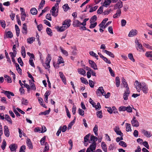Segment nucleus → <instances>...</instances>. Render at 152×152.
Returning <instances> with one entry per match:
<instances>
[{"mask_svg": "<svg viewBox=\"0 0 152 152\" xmlns=\"http://www.w3.org/2000/svg\"><path fill=\"white\" fill-rule=\"evenodd\" d=\"M80 80L81 82L85 84H88V81L87 80L83 77H81Z\"/></svg>", "mask_w": 152, "mask_h": 152, "instance_id": "nucleus-48", "label": "nucleus"}, {"mask_svg": "<svg viewBox=\"0 0 152 152\" xmlns=\"http://www.w3.org/2000/svg\"><path fill=\"white\" fill-rule=\"evenodd\" d=\"M27 27L26 24L25 23L23 24V27L22 30L23 33L24 34H26L27 33Z\"/></svg>", "mask_w": 152, "mask_h": 152, "instance_id": "nucleus-17", "label": "nucleus"}, {"mask_svg": "<svg viewBox=\"0 0 152 152\" xmlns=\"http://www.w3.org/2000/svg\"><path fill=\"white\" fill-rule=\"evenodd\" d=\"M63 8L65 11H67L69 8L68 4H66L63 6Z\"/></svg>", "mask_w": 152, "mask_h": 152, "instance_id": "nucleus-53", "label": "nucleus"}, {"mask_svg": "<svg viewBox=\"0 0 152 152\" xmlns=\"http://www.w3.org/2000/svg\"><path fill=\"white\" fill-rule=\"evenodd\" d=\"M9 147L11 151H13L16 150L18 148V145L15 143L12 144L10 145Z\"/></svg>", "mask_w": 152, "mask_h": 152, "instance_id": "nucleus-13", "label": "nucleus"}, {"mask_svg": "<svg viewBox=\"0 0 152 152\" xmlns=\"http://www.w3.org/2000/svg\"><path fill=\"white\" fill-rule=\"evenodd\" d=\"M135 83L136 89L138 92H140L141 90L142 83H140L138 81L136 80L135 81Z\"/></svg>", "mask_w": 152, "mask_h": 152, "instance_id": "nucleus-9", "label": "nucleus"}, {"mask_svg": "<svg viewBox=\"0 0 152 152\" xmlns=\"http://www.w3.org/2000/svg\"><path fill=\"white\" fill-rule=\"evenodd\" d=\"M141 90L145 94H147L148 91V89L147 86L144 82L142 83V86H141Z\"/></svg>", "mask_w": 152, "mask_h": 152, "instance_id": "nucleus-3", "label": "nucleus"}, {"mask_svg": "<svg viewBox=\"0 0 152 152\" xmlns=\"http://www.w3.org/2000/svg\"><path fill=\"white\" fill-rule=\"evenodd\" d=\"M5 95H6L8 99H10L11 98L10 95L12 96H14V94L12 92L8 91H4L3 92Z\"/></svg>", "mask_w": 152, "mask_h": 152, "instance_id": "nucleus-12", "label": "nucleus"}, {"mask_svg": "<svg viewBox=\"0 0 152 152\" xmlns=\"http://www.w3.org/2000/svg\"><path fill=\"white\" fill-rule=\"evenodd\" d=\"M88 62L91 65V67H92L94 69H98L97 66L94 61L92 60H89Z\"/></svg>", "mask_w": 152, "mask_h": 152, "instance_id": "nucleus-10", "label": "nucleus"}, {"mask_svg": "<svg viewBox=\"0 0 152 152\" xmlns=\"http://www.w3.org/2000/svg\"><path fill=\"white\" fill-rule=\"evenodd\" d=\"M118 110L120 111H124L126 110L128 113H132V108L130 105L127 107L121 106L118 108Z\"/></svg>", "mask_w": 152, "mask_h": 152, "instance_id": "nucleus-2", "label": "nucleus"}, {"mask_svg": "<svg viewBox=\"0 0 152 152\" xmlns=\"http://www.w3.org/2000/svg\"><path fill=\"white\" fill-rule=\"evenodd\" d=\"M97 117L99 118H102L103 117L102 113V111H98L96 112Z\"/></svg>", "mask_w": 152, "mask_h": 152, "instance_id": "nucleus-45", "label": "nucleus"}, {"mask_svg": "<svg viewBox=\"0 0 152 152\" xmlns=\"http://www.w3.org/2000/svg\"><path fill=\"white\" fill-rule=\"evenodd\" d=\"M97 140L96 137L94 136L93 135H91L90 137V140L91 141H92V142H96Z\"/></svg>", "mask_w": 152, "mask_h": 152, "instance_id": "nucleus-34", "label": "nucleus"}, {"mask_svg": "<svg viewBox=\"0 0 152 152\" xmlns=\"http://www.w3.org/2000/svg\"><path fill=\"white\" fill-rule=\"evenodd\" d=\"M101 146L104 152H107V145L104 142H102Z\"/></svg>", "mask_w": 152, "mask_h": 152, "instance_id": "nucleus-20", "label": "nucleus"}, {"mask_svg": "<svg viewBox=\"0 0 152 152\" xmlns=\"http://www.w3.org/2000/svg\"><path fill=\"white\" fill-rule=\"evenodd\" d=\"M126 130L127 132L132 131L131 126L130 124L129 123H126Z\"/></svg>", "mask_w": 152, "mask_h": 152, "instance_id": "nucleus-31", "label": "nucleus"}, {"mask_svg": "<svg viewBox=\"0 0 152 152\" xmlns=\"http://www.w3.org/2000/svg\"><path fill=\"white\" fill-rule=\"evenodd\" d=\"M123 6V2L121 0H119L118 2L116 4L115 7H117L118 9L122 8Z\"/></svg>", "mask_w": 152, "mask_h": 152, "instance_id": "nucleus-23", "label": "nucleus"}, {"mask_svg": "<svg viewBox=\"0 0 152 152\" xmlns=\"http://www.w3.org/2000/svg\"><path fill=\"white\" fill-rule=\"evenodd\" d=\"M26 17V13H21V19L22 21L25 20Z\"/></svg>", "mask_w": 152, "mask_h": 152, "instance_id": "nucleus-54", "label": "nucleus"}, {"mask_svg": "<svg viewBox=\"0 0 152 152\" xmlns=\"http://www.w3.org/2000/svg\"><path fill=\"white\" fill-rule=\"evenodd\" d=\"M1 25L2 28H4L5 27L6 24L4 20H0Z\"/></svg>", "mask_w": 152, "mask_h": 152, "instance_id": "nucleus-62", "label": "nucleus"}, {"mask_svg": "<svg viewBox=\"0 0 152 152\" xmlns=\"http://www.w3.org/2000/svg\"><path fill=\"white\" fill-rule=\"evenodd\" d=\"M6 145L7 144L6 141L5 140H3L2 145L1 146V148L2 150H4L5 149Z\"/></svg>", "mask_w": 152, "mask_h": 152, "instance_id": "nucleus-50", "label": "nucleus"}, {"mask_svg": "<svg viewBox=\"0 0 152 152\" xmlns=\"http://www.w3.org/2000/svg\"><path fill=\"white\" fill-rule=\"evenodd\" d=\"M5 119L8 122L9 124L11 125L12 124V121L10 116L7 114H6L5 115Z\"/></svg>", "mask_w": 152, "mask_h": 152, "instance_id": "nucleus-19", "label": "nucleus"}, {"mask_svg": "<svg viewBox=\"0 0 152 152\" xmlns=\"http://www.w3.org/2000/svg\"><path fill=\"white\" fill-rule=\"evenodd\" d=\"M67 28L65 26H64V25H63L61 27H59L58 26L56 27V29L57 30L59 31L60 32H62L65 30Z\"/></svg>", "mask_w": 152, "mask_h": 152, "instance_id": "nucleus-22", "label": "nucleus"}, {"mask_svg": "<svg viewBox=\"0 0 152 152\" xmlns=\"http://www.w3.org/2000/svg\"><path fill=\"white\" fill-rule=\"evenodd\" d=\"M84 111L82 109L79 108L78 109V113L79 115L83 116L84 115Z\"/></svg>", "mask_w": 152, "mask_h": 152, "instance_id": "nucleus-64", "label": "nucleus"}, {"mask_svg": "<svg viewBox=\"0 0 152 152\" xmlns=\"http://www.w3.org/2000/svg\"><path fill=\"white\" fill-rule=\"evenodd\" d=\"M96 94L98 96H100L101 94L103 96H105V97L106 98H108L110 96V94L109 92L107 93L106 94V92L104 91L103 87H99L96 91Z\"/></svg>", "mask_w": 152, "mask_h": 152, "instance_id": "nucleus-1", "label": "nucleus"}, {"mask_svg": "<svg viewBox=\"0 0 152 152\" xmlns=\"http://www.w3.org/2000/svg\"><path fill=\"white\" fill-rule=\"evenodd\" d=\"M98 6L97 5L93 7H91L89 10V12H92L96 11L98 8Z\"/></svg>", "mask_w": 152, "mask_h": 152, "instance_id": "nucleus-40", "label": "nucleus"}, {"mask_svg": "<svg viewBox=\"0 0 152 152\" xmlns=\"http://www.w3.org/2000/svg\"><path fill=\"white\" fill-rule=\"evenodd\" d=\"M61 51L62 52V53L65 56H67L68 55V53L67 51H66V50H65L63 49L62 48H61Z\"/></svg>", "mask_w": 152, "mask_h": 152, "instance_id": "nucleus-63", "label": "nucleus"}, {"mask_svg": "<svg viewBox=\"0 0 152 152\" xmlns=\"http://www.w3.org/2000/svg\"><path fill=\"white\" fill-rule=\"evenodd\" d=\"M71 21L70 19H67L65 20L63 22L62 24L63 25L65 26L67 28L70 26V23Z\"/></svg>", "mask_w": 152, "mask_h": 152, "instance_id": "nucleus-4", "label": "nucleus"}, {"mask_svg": "<svg viewBox=\"0 0 152 152\" xmlns=\"http://www.w3.org/2000/svg\"><path fill=\"white\" fill-rule=\"evenodd\" d=\"M51 59V57L50 55L49 54H48L46 57L45 63L46 65V66L48 68H49L50 67V63Z\"/></svg>", "mask_w": 152, "mask_h": 152, "instance_id": "nucleus-8", "label": "nucleus"}, {"mask_svg": "<svg viewBox=\"0 0 152 152\" xmlns=\"http://www.w3.org/2000/svg\"><path fill=\"white\" fill-rule=\"evenodd\" d=\"M21 102L22 104L27 105L28 104V102L27 99H25L23 98L21 99Z\"/></svg>", "mask_w": 152, "mask_h": 152, "instance_id": "nucleus-37", "label": "nucleus"}, {"mask_svg": "<svg viewBox=\"0 0 152 152\" xmlns=\"http://www.w3.org/2000/svg\"><path fill=\"white\" fill-rule=\"evenodd\" d=\"M46 31L47 34L51 36L52 35V32L50 28H47L46 29Z\"/></svg>", "mask_w": 152, "mask_h": 152, "instance_id": "nucleus-43", "label": "nucleus"}, {"mask_svg": "<svg viewBox=\"0 0 152 152\" xmlns=\"http://www.w3.org/2000/svg\"><path fill=\"white\" fill-rule=\"evenodd\" d=\"M120 79L119 77H117L115 78V84L117 87H118L120 85Z\"/></svg>", "mask_w": 152, "mask_h": 152, "instance_id": "nucleus-32", "label": "nucleus"}, {"mask_svg": "<svg viewBox=\"0 0 152 152\" xmlns=\"http://www.w3.org/2000/svg\"><path fill=\"white\" fill-rule=\"evenodd\" d=\"M78 72L79 74L82 75L84 76L86 75V71L83 68H78Z\"/></svg>", "mask_w": 152, "mask_h": 152, "instance_id": "nucleus-25", "label": "nucleus"}, {"mask_svg": "<svg viewBox=\"0 0 152 152\" xmlns=\"http://www.w3.org/2000/svg\"><path fill=\"white\" fill-rule=\"evenodd\" d=\"M119 144L121 146L124 147H126L127 146L126 143L123 141H120L119 143Z\"/></svg>", "mask_w": 152, "mask_h": 152, "instance_id": "nucleus-55", "label": "nucleus"}, {"mask_svg": "<svg viewBox=\"0 0 152 152\" xmlns=\"http://www.w3.org/2000/svg\"><path fill=\"white\" fill-rule=\"evenodd\" d=\"M18 61L21 66H23V63L20 57L18 59Z\"/></svg>", "mask_w": 152, "mask_h": 152, "instance_id": "nucleus-58", "label": "nucleus"}, {"mask_svg": "<svg viewBox=\"0 0 152 152\" xmlns=\"http://www.w3.org/2000/svg\"><path fill=\"white\" fill-rule=\"evenodd\" d=\"M142 132L144 135L148 137H150L151 136V134L150 132H148L145 129L142 130Z\"/></svg>", "mask_w": 152, "mask_h": 152, "instance_id": "nucleus-14", "label": "nucleus"}, {"mask_svg": "<svg viewBox=\"0 0 152 152\" xmlns=\"http://www.w3.org/2000/svg\"><path fill=\"white\" fill-rule=\"evenodd\" d=\"M96 142H92L88 148L92 152H94L95 150L96 147Z\"/></svg>", "mask_w": 152, "mask_h": 152, "instance_id": "nucleus-11", "label": "nucleus"}, {"mask_svg": "<svg viewBox=\"0 0 152 152\" xmlns=\"http://www.w3.org/2000/svg\"><path fill=\"white\" fill-rule=\"evenodd\" d=\"M25 149L26 146L25 145H23L21 146L19 152H25L24 150Z\"/></svg>", "mask_w": 152, "mask_h": 152, "instance_id": "nucleus-60", "label": "nucleus"}, {"mask_svg": "<svg viewBox=\"0 0 152 152\" xmlns=\"http://www.w3.org/2000/svg\"><path fill=\"white\" fill-rule=\"evenodd\" d=\"M59 75L60 77V78L62 80L63 83H64L65 84H66V79L65 77V76L64 75L63 73L62 72H59Z\"/></svg>", "mask_w": 152, "mask_h": 152, "instance_id": "nucleus-18", "label": "nucleus"}, {"mask_svg": "<svg viewBox=\"0 0 152 152\" xmlns=\"http://www.w3.org/2000/svg\"><path fill=\"white\" fill-rule=\"evenodd\" d=\"M81 22L77 20H74L73 25L75 27H78L80 26Z\"/></svg>", "mask_w": 152, "mask_h": 152, "instance_id": "nucleus-16", "label": "nucleus"}, {"mask_svg": "<svg viewBox=\"0 0 152 152\" xmlns=\"http://www.w3.org/2000/svg\"><path fill=\"white\" fill-rule=\"evenodd\" d=\"M145 55L147 57L151 58L152 57V51L146 52Z\"/></svg>", "mask_w": 152, "mask_h": 152, "instance_id": "nucleus-44", "label": "nucleus"}, {"mask_svg": "<svg viewBox=\"0 0 152 152\" xmlns=\"http://www.w3.org/2000/svg\"><path fill=\"white\" fill-rule=\"evenodd\" d=\"M136 48L137 50H138L139 49H140V50H139L140 51H145L143 50L142 46L141 44V45H140L139 46H137Z\"/></svg>", "mask_w": 152, "mask_h": 152, "instance_id": "nucleus-52", "label": "nucleus"}, {"mask_svg": "<svg viewBox=\"0 0 152 152\" xmlns=\"http://www.w3.org/2000/svg\"><path fill=\"white\" fill-rule=\"evenodd\" d=\"M128 56L130 60L133 62L135 61V60L134 58L133 55L132 53H129L128 55Z\"/></svg>", "mask_w": 152, "mask_h": 152, "instance_id": "nucleus-56", "label": "nucleus"}, {"mask_svg": "<svg viewBox=\"0 0 152 152\" xmlns=\"http://www.w3.org/2000/svg\"><path fill=\"white\" fill-rule=\"evenodd\" d=\"M21 54L24 58L26 56V50L24 46H22L21 47Z\"/></svg>", "mask_w": 152, "mask_h": 152, "instance_id": "nucleus-30", "label": "nucleus"}, {"mask_svg": "<svg viewBox=\"0 0 152 152\" xmlns=\"http://www.w3.org/2000/svg\"><path fill=\"white\" fill-rule=\"evenodd\" d=\"M108 19L107 18H105L102 21V22L99 24V26L100 28H103L104 26L105 23L108 20Z\"/></svg>", "mask_w": 152, "mask_h": 152, "instance_id": "nucleus-26", "label": "nucleus"}, {"mask_svg": "<svg viewBox=\"0 0 152 152\" xmlns=\"http://www.w3.org/2000/svg\"><path fill=\"white\" fill-rule=\"evenodd\" d=\"M137 34V31L135 30H132L129 32L128 36L129 37H132Z\"/></svg>", "mask_w": 152, "mask_h": 152, "instance_id": "nucleus-15", "label": "nucleus"}, {"mask_svg": "<svg viewBox=\"0 0 152 152\" xmlns=\"http://www.w3.org/2000/svg\"><path fill=\"white\" fill-rule=\"evenodd\" d=\"M76 120V117H75L73 120L71 121L68 125V129H70L71 126L73 125V124L75 123Z\"/></svg>", "mask_w": 152, "mask_h": 152, "instance_id": "nucleus-47", "label": "nucleus"}, {"mask_svg": "<svg viewBox=\"0 0 152 152\" xmlns=\"http://www.w3.org/2000/svg\"><path fill=\"white\" fill-rule=\"evenodd\" d=\"M35 38L34 37H31L27 39V42L29 44H31Z\"/></svg>", "mask_w": 152, "mask_h": 152, "instance_id": "nucleus-46", "label": "nucleus"}, {"mask_svg": "<svg viewBox=\"0 0 152 152\" xmlns=\"http://www.w3.org/2000/svg\"><path fill=\"white\" fill-rule=\"evenodd\" d=\"M49 149V146L47 142H46L45 144V147L44 148V149L43 152H45L46 151H48Z\"/></svg>", "mask_w": 152, "mask_h": 152, "instance_id": "nucleus-61", "label": "nucleus"}, {"mask_svg": "<svg viewBox=\"0 0 152 152\" xmlns=\"http://www.w3.org/2000/svg\"><path fill=\"white\" fill-rule=\"evenodd\" d=\"M26 143L27 146L28 147L29 149H33V147L30 139L28 138L27 140Z\"/></svg>", "mask_w": 152, "mask_h": 152, "instance_id": "nucleus-24", "label": "nucleus"}, {"mask_svg": "<svg viewBox=\"0 0 152 152\" xmlns=\"http://www.w3.org/2000/svg\"><path fill=\"white\" fill-rule=\"evenodd\" d=\"M45 3V0H42L39 6V8L42 9L44 6Z\"/></svg>", "mask_w": 152, "mask_h": 152, "instance_id": "nucleus-36", "label": "nucleus"}, {"mask_svg": "<svg viewBox=\"0 0 152 152\" xmlns=\"http://www.w3.org/2000/svg\"><path fill=\"white\" fill-rule=\"evenodd\" d=\"M29 64L32 67H34L35 65L33 62V60L31 58H30L29 61Z\"/></svg>", "mask_w": 152, "mask_h": 152, "instance_id": "nucleus-59", "label": "nucleus"}, {"mask_svg": "<svg viewBox=\"0 0 152 152\" xmlns=\"http://www.w3.org/2000/svg\"><path fill=\"white\" fill-rule=\"evenodd\" d=\"M90 135V134H88L86 135L84 138V141L85 142H86L88 141L89 140V138Z\"/></svg>", "mask_w": 152, "mask_h": 152, "instance_id": "nucleus-57", "label": "nucleus"}, {"mask_svg": "<svg viewBox=\"0 0 152 152\" xmlns=\"http://www.w3.org/2000/svg\"><path fill=\"white\" fill-rule=\"evenodd\" d=\"M130 92L129 88L126 89V91L123 94V98L124 100H126L128 99V96H129Z\"/></svg>", "mask_w": 152, "mask_h": 152, "instance_id": "nucleus-5", "label": "nucleus"}, {"mask_svg": "<svg viewBox=\"0 0 152 152\" xmlns=\"http://www.w3.org/2000/svg\"><path fill=\"white\" fill-rule=\"evenodd\" d=\"M104 52H105L107 55L111 56V57L113 58L114 57V54L111 52L107 50H105Z\"/></svg>", "mask_w": 152, "mask_h": 152, "instance_id": "nucleus-38", "label": "nucleus"}, {"mask_svg": "<svg viewBox=\"0 0 152 152\" xmlns=\"http://www.w3.org/2000/svg\"><path fill=\"white\" fill-rule=\"evenodd\" d=\"M121 11L120 9H118L116 11V13L113 16V18H116L118 16H121Z\"/></svg>", "mask_w": 152, "mask_h": 152, "instance_id": "nucleus-21", "label": "nucleus"}, {"mask_svg": "<svg viewBox=\"0 0 152 152\" xmlns=\"http://www.w3.org/2000/svg\"><path fill=\"white\" fill-rule=\"evenodd\" d=\"M98 126L97 124H96L93 129V131L94 132L95 135L96 136L98 135Z\"/></svg>", "mask_w": 152, "mask_h": 152, "instance_id": "nucleus-41", "label": "nucleus"}, {"mask_svg": "<svg viewBox=\"0 0 152 152\" xmlns=\"http://www.w3.org/2000/svg\"><path fill=\"white\" fill-rule=\"evenodd\" d=\"M57 62L59 64H61L64 63L63 58L61 56H59V59H58Z\"/></svg>", "mask_w": 152, "mask_h": 152, "instance_id": "nucleus-49", "label": "nucleus"}, {"mask_svg": "<svg viewBox=\"0 0 152 152\" xmlns=\"http://www.w3.org/2000/svg\"><path fill=\"white\" fill-rule=\"evenodd\" d=\"M103 6H101L97 10V12L98 14H101L103 12Z\"/></svg>", "mask_w": 152, "mask_h": 152, "instance_id": "nucleus-39", "label": "nucleus"}, {"mask_svg": "<svg viewBox=\"0 0 152 152\" xmlns=\"http://www.w3.org/2000/svg\"><path fill=\"white\" fill-rule=\"evenodd\" d=\"M4 131L5 136L7 137H9L10 135V132L7 126L5 125L4 126Z\"/></svg>", "mask_w": 152, "mask_h": 152, "instance_id": "nucleus-7", "label": "nucleus"}, {"mask_svg": "<svg viewBox=\"0 0 152 152\" xmlns=\"http://www.w3.org/2000/svg\"><path fill=\"white\" fill-rule=\"evenodd\" d=\"M97 19V17L96 15H94L92 17L90 20V23H94Z\"/></svg>", "mask_w": 152, "mask_h": 152, "instance_id": "nucleus-42", "label": "nucleus"}, {"mask_svg": "<svg viewBox=\"0 0 152 152\" xmlns=\"http://www.w3.org/2000/svg\"><path fill=\"white\" fill-rule=\"evenodd\" d=\"M7 37L11 38L13 37V35L11 31H8L6 34Z\"/></svg>", "mask_w": 152, "mask_h": 152, "instance_id": "nucleus-33", "label": "nucleus"}, {"mask_svg": "<svg viewBox=\"0 0 152 152\" xmlns=\"http://www.w3.org/2000/svg\"><path fill=\"white\" fill-rule=\"evenodd\" d=\"M15 27L16 31V36L17 37H18L19 35L20 30L17 25H15Z\"/></svg>", "mask_w": 152, "mask_h": 152, "instance_id": "nucleus-35", "label": "nucleus"}, {"mask_svg": "<svg viewBox=\"0 0 152 152\" xmlns=\"http://www.w3.org/2000/svg\"><path fill=\"white\" fill-rule=\"evenodd\" d=\"M108 69L111 75L113 77H115V74L114 72L112 70L111 68L110 67H108Z\"/></svg>", "mask_w": 152, "mask_h": 152, "instance_id": "nucleus-51", "label": "nucleus"}, {"mask_svg": "<svg viewBox=\"0 0 152 152\" xmlns=\"http://www.w3.org/2000/svg\"><path fill=\"white\" fill-rule=\"evenodd\" d=\"M111 2V0H105L104 2L103 6L107 7V6L110 5Z\"/></svg>", "mask_w": 152, "mask_h": 152, "instance_id": "nucleus-29", "label": "nucleus"}, {"mask_svg": "<svg viewBox=\"0 0 152 152\" xmlns=\"http://www.w3.org/2000/svg\"><path fill=\"white\" fill-rule=\"evenodd\" d=\"M131 124L133 126L137 127L139 126V123L138 121L136 119L135 117H133V118L131 121Z\"/></svg>", "mask_w": 152, "mask_h": 152, "instance_id": "nucleus-6", "label": "nucleus"}, {"mask_svg": "<svg viewBox=\"0 0 152 152\" xmlns=\"http://www.w3.org/2000/svg\"><path fill=\"white\" fill-rule=\"evenodd\" d=\"M31 13L32 15H35L37 14V9L34 7L31 8L30 10Z\"/></svg>", "mask_w": 152, "mask_h": 152, "instance_id": "nucleus-28", "label": "nucleus"}, {"mask_svg": "<svg viewBox=\"0 0 152 152\" xmlns=\"http://www.w3.org/2000/svg\"><path fill=\"white\" fill-rule=\"evenodd\" d=\"M122 82L123 84V85H124V87L126 88H129L127 84V83L126 82V80L124 78V77H123L122 78Z\"/></svg>", "mask_w": 152, "mask_h": 152, "instance_id": "nucleus-27", "label": "nucleus"}]
</instances>
